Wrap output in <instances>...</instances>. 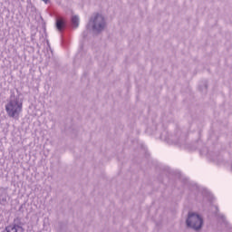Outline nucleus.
I'll list each match as a JSON object with an SVG mask.
<instances>
[{
    "label": "nucleus",
    "instance_id": "f257e3e1",
    "mask_svg": "<svg viewBox=\"0 0 232 232\" xmlns=\"http://www.w3.org/2000/svg\"><path fill=\"white\" fill-rule=\"evenodd\" d=\"M5 111L8 117L14 119V117H19L23 113V102L19 100H10L5 104Z\"/></svg>",
    "mask_w": 232,
    "mask_h": 232
},
{
    "label": "nucleus",
    "instance_id": "f03ea898",
    "mask_svg": "<svg viewBox=\"0 0 232 232\" xmlns=\"http://www.w3.org/2000/svg\"><path fill=\"white\" fill-rule=\"evenodd\" d=\"M187 226L188 227H192V229H200V227H202V218L194 213L188 214V218L187 219Z\"/></svg>",
    "mask_w": 232,
    "mask_h": 232
},
{
    "label": "nucleus",
    "instance_id": "7ed1b4c3",
    "mask_svg": "<svg viewBox=\"0 0 232 232\" xmlns=\"http://www.w3.org/2000/svg\"><path fill=\"white\" fill-rule=\"evenodd\" d=\"M91 22L93 24V29L97 30V32L104 30V26H106L104 17H102V15L99 14H95V16L93 17V19L91 20Z\"/></svg>",
    "mask_w": 232,
    "mask_h": 232
},
{
    "label": "nucleus",
    "instance_id": "20e7f679",
    "mask_svg": "<svg viewBox=\"0 0 232 232\" xmlns=\"http://www.w3.org/2000/svg\"><path fill=\"white\" fill-rule=\"evenodd\" d=\"M72 25L74 26V28H77V26H79V17L72 16Z\"/></svg>",
    "mask_w": 232,
    "mask_h": 232
},
{
    "label": "nucleus",
    "instance_id": "39448f33",
    "mask_svg": "<svg viewBox=\"0 0 232 232\" xmlns=\"http://www.w3.org/2000/svg\"><path fill=\"white\" fill-rule=\"evenodd\" d=\"M66 23L64 22V20L63 18H59V30L61 32V30H63V27L65 26Z\"/></svg>",
    "mask_w": 232,
    "mask_h": 232
},
{
    "label": "nucleus",
    "instance_id": "423d86ee",
    "mask_svg": "<svg viewBox=\"0 0 232 232\" xmlns=\"http://www.w3.org/2000/svg\"><path fill=\"white\" fill-rule=\"evenodd\" d=\"M55 26H56L57 30H59V18H56Z\"/></svg>",
    "mask_w": 232,
    "mask_h": 232
},
{
    "label": "nucleus",
    "instance_id": "0eeeda50",
    "mask_svg": "<svg viewBox=\"0 0 232 232\" xmlns=\"http://www.w3.org/2000/svg\"><path fill=\"white\" fill-rule=\"evenodd\" d=\"M45 5H48L50 3V0H42Z\"/></svg>",
    "mask_w": 232,
    "mask_h": 232
}]
</instances>
